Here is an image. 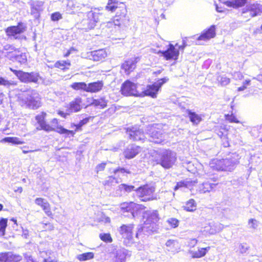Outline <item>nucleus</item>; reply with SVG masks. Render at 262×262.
Instances as JSON below:
<instances>
[{
    "label": "nucleus",
    "mask_w": 262,
    "mask_h": 262,
    "mask_svg": "<svg viewBox=\"0 0 262 262\" xmlns=\"http://www.w3.org/2000/svg\"><path fill=\"white\" fill-rule=\"evenodd\" d=\"M36 129L37 130L43 129L47 132H50L52 130H54V129L53 127L50 126L49 124H47L45 121L42 122V123L39 124V127H37Z\"/></svg>",
    "instance_id": "nucleus-46"
},
{
    "label": "nucleus",
    "mask_w": 262,
    "mask_h": 262,
    "mask_svg": "<svg viewBox=\"0 0 262 262\" xmlns=\"http://www.w3.org/2000/svg\"><path fill=\"white\" fill-rule=\"evenodd\" d=\"M159 156V158L156 160L157 163L166 169L172 167L176 160V154L171 150H163Z\"/></svg>",
    "instance_id": "nucleus-6"
},
{
    "label": "nucleus",
    "mask_w": 262,
    "mask_h": 262,
    "mask_svg": "<svg viewBox=\"0 0 262 262\" xmlns=\"http://www.w3.org/2000/svg\"><path fill=\"white\" fill-rule=\"evenodd\" d=\"M31 7V13L35 17L39 16L40 12L43 10V2L38 1H31L29 3Z\"/></svg>",
    "instance_id": "nucleus-20"
},
{
    "label": "nucleus",
    "mask_w": 262,
    "mask_h": 262,
    "mask_svg": "<svg viewBox=\"0 0 262 262\" xmlns=\"http://www.w3.org/2000/svg\"><path fill=\"white\" fill-rule=\"evenodd\" d=\"M248 12H250L251 17L260 15L262 13V5L258 3L248 4L242 9V13L245 14Z\"/></svg>",
    "instance_id": "nucleus-14"
},
{
    "label": "nucleus",
    "mask_w": 262,
    "mask_h": 262,
    "mask_svg": "<svg viewBox=\"0 0 262 262\" xmlns=\"http://www.w3.org/2000/svg\"><path fill=\"white\" fill-rule=\"evenodd\" d=\"M241 157L236 152L232 153L226 159H214L210 163V167L218 171H232L238 163Z\"/></svg>",
    "instance_id": "nucleus-1"
},
{
    "label": "nucleus",
    "mask_w": 262,
    "mask_h": 262,
    "mask_svg": "<svg viewBox=\"0 0 262 262\" xmlns=\"http://www.w3.org/2000/svg\"><path fill=\"white\" fill-rule=\"evenodd\" d=\"M118 172H120L121 173H124V172L129 173V171H128L126 169H125L124 168H118L114 170V172L115 173H117Z\"/></svg>",
    "instance_id": "nucleus-62"
},
{
    "label": "nucleus",
    "mask_w": 262,
    "mask_h": 262,
    "mask_svg": "<svg viewBox=\"0 0 262 262\" xmlns=\"http://www.w3.org/2000/svg\"><path fill=\"white\" fill-rule=\"evenodd\" d=\"M35 203L36 205L42 208L45 213L48 216H51L52 215V212L50 210V204L45 199L41 198H36L35 200Z\"/></svg>",
    "instance_id": "nucleus-24"
},
{
    "label": "nucleus",
    "mask_w": 262,
    "mask_h": 262,
    "mask_svg": "<svg viewBox=\"0 0 262 262\" xmlns=\"http://www.w3.org/2000/svg\"><path fill=\"white\" fill-rule=\"evenodd\" d=\"M7 219L2 218L0 220V233L2 236L5 234V230L7 226Z\"/></svg>",
    "instance_id": "nucleus-45"
},
{
    "label": "nucleus",
    "mask_w": 262,
    "mask_h": 262,
    "mask_svg": "<svg viewBox=\"0 0 262 262\" xmlns=\"http://www.w3.org/2000/svg\"><path fill=\"white\" fill-rule=\"evenodd\" d=\"M139 60L138 57L133 58L125 61L122 65V69L126 74H129L136 68V64Z\"/></svg>",
    "instance_id": "nucleus-21"
},
{
    "label": "nucleus",
    "mask_w": 262,
    "mask_h": 262,
    "mask_svg": "<svg viewBox=\"0 0 262 262\" xmlns=\"http://www.w3.org/2000/svg\"><path fill=\"white\" fill-rule=\"evenodd\" d=\"M205 231L210 234H214L217 232L222 231L224 226L220 223H214L213 222L209 223V227H205Z\"/></svg>",
    "instance_id": "nucleus-26"
},
{
    "label": "nucleus",
    "mask_w": 262,
    "mask_h": 262,
    "mask_svg": "<svg viewBox=\"0 0 262 262\" xmlns=\"http://www.w3.org/2000/svg\"><path fill=\"white\" fill-rule=\"evenodd\" d=\"M209 249V247L202 248L199 249L198 251L190 250L189 253L191 254L193 258H200L204 256Z\"/></svg>",
    "instance_id": "nucleus-34"
},
{
    "label": "nucleus",
    "mask_w": 262,
    "mask_h": 262,
    "mask_svg": "<svg viewBox=\"0 0 262 262\" xmlns=\"http://www.w3.org/2000/svg\"><path fill=\"white\" fill-rule=\"evenodd\" d=\"M10 60L17 61L21 64L25 63L27 60L26 54L20 53L19 51V53H14V54L12 57V59H10Z\"/></svg>",
    "instance_id": "nucleus-35"
},
{
    "label": "nucleus",
    "mask_w": 262,
    "mask_h": 262,
    "mask_svg": "<svg viewBox=\"0 0 262 262\" xmlns=\"http://www.w3.org/2000/svg\"><path fill=\"white\" fill-rule=\"evenodd\" d=\"M188 116L190 121L193 124H198L202 121V117L200 115L192 112L191 111H188Z\"/></svg>",
    "instance_id": "nucleus-37"
},
{
    "label": "nucleus",
    "mask_w": 262,
    "mask_h": 262,
    "mask_svg": "<svg viewBox=\"0 0 262 262\" xmlns=\"http://www.w3.org/2000/svg\"><path fill=\"white\" fill-rule=\"evenodd\" d=\"M166 250L172 252H178L180 248L179 244L177 240L169 239L165 243Z\"/></svg>",
    "instance_id": "nucleus-29"
},
{
    "label": "nucleus",
    "mask_w": 262,
    "mask_h": 262,
    "mask_svg": "<svg viewBox=\"0 0 262 262\" xmlns=\"http://www.w3.org/2000/svg\"><path fill=\"white\" fill-rule=\"evenodd\" d=\"M248 227L249 228L255 229L258 226V222L254 219H251L248 221Z\"/></svg>",
    "instance_id": "nucleus-49"
},
{
    "label": "nucleus",
    "mask_w": 262,
    "mask_h": 262,
    "mask_svg": "<svg viewBox=\"0 0 262 262\" xmlns=\"http://www.w3.org/2000/svg\"><path fill=\"white\" fill-rule=\"evenodd\" d=\"M168 80L167 78L159 79L157 82L151 85H148L142 88V91H139L141 94L139 96H148L152 98H156L157 94L162 85Z\"/></svg>",
    "instance_id": "nucleus-7"
},
{
    "label": "nucleus",
    "mask_w": 262,
    "mask_h": 262,
    "mask_svg": "<svg viewBox=\"0 0 262 262\" xmlns=\"http://www.w3.org/2000/svg\"><path fill=\"white\" fill-rule=\"evenodd\" d=\"M187 37L183 38V40H182V43H183L182 45H181V46H177V47H178V48H179V50H183L184 49V48L187 46H188V44L187 43Z\"/></svg>",
    "instance_id": "nucleus-59"
},
{
    "label": "nucleus",
    "mask_w": 262,
    "mask_h": 262,
    "mask_svg": "<svg viewBox=\"0 0 262 262\" xmlns=\"http://www.w3.org/2000/svg\"><path fill=\"white\" fill-rule=\"evenodd\" d=\"M16 84L13 81H10L7 79L0 77V85L9 86L11 85H15Z\"/></svg>",
    "instance_id": "nucleus-52"
},
{
    "label": "nucleus",
    "mask_w": 262,
    "mask_h": 262,
    "mask_svg": "<svg viewBox=\"0 0 262 262\" xmlns=\"http://www.w3.org/2000/svg\"><path fill=\"white\" fill-rule=\"evenodd\" d=\"M1 142L11 143L14 144H21L24 143L23 141H21L19 138L17 137H6L2 139Z\"/></svg>",
    "instance_id": "nucleus-43"
},
{
    "label": "nucleus",
    "mask_w": 262,
    "mask_h": 262,
    "mask_svg": "<svg viewBox=\"0 0 262 262\" xmlns=\"http://www.w3.org/2000/svg\"><path fill=\"white\" fill-rule=\"evenodd\" d=\"M81 103V98L79 97H76L70 103L68 111L69 113H76L80 111L82 108Z\"/></svg>",
    "instance_id": "nucleus-25"
},
{
    "label": "nucleus",
    "mask_w": 262,
    "mask_h": 262,
    "mask_svg": "<svg viewBox=\"0 0 262 262\" xmlns=\"http://www.w3.org/2000/svg\"><path fill=\"white\" fill-rule=\"evenodd\" d=\"M137 196L141 198L142 201H147L153 200V193L155 191L154 187L146 185L141 186L136 190Z\"/></svg>",
    "instance_id": "nucleus-9"
},
{
    "label": "nucleus",
    "mask_w": 262,
    "mask_h": 262,
    "mask_svg": "<svg viewBox=\"0 0 262 262\" xmlns=\"http://www.w3.org/2000/svg\"><path fill=\"white\" fill-rule=\"evenodd\" d=\"M51 124H52V126H53V127L57 126V128L56 129V132H57L58 133H60L61 134H67V135H72L73 136L74 134V132L73 130H68V129L63 128L61 126H57L58 120L56 118H54V119H53L52 120V121H51Z\"/></svg>",
    "instance_id": "nucleus-28"
},
{
    "label": "nucleus",
    "mask_w": 262,
    "mask_h": 262,
    "mask_svg": "<svg viewBox=\"0 0 262 262\" xmlns=\"http://www.w3.org/2000/svg\"><path fill=\"white\" fill-rule=\"evenodd\" d=\"M178 46V43H176L175 46L170 43L166 50L160 51L159 53H161L166 60H177L179 55V49H176L175 47H177Z\"/></svg>",
    "instance_id": "nucleus-13"
},
{
    "label": "nucleus",
    "mask_w": 262,
    "mask_h": 262,
    "mask_svg": "<svg viewBox=\"0 0 262 262\" xmlns=\"http://www.w3.org/2000/svg\"><path fill=\"white\" fill-rule=\"evenodd\" d=\"M94 256V255L93 252H86L78 255L76 258L79 261H85L93 258Z\"/></svg>",
    "instance_id": "nucleus-41"
},
{
    "label": "nucleus",
    "mask_w": 262,
    "mask_h": 262,
    "mask_svg": "<svg viewBox=\"0 0 262 262\" xmlns=\"http://www.w3.org/2000/svg\"><path fill=\"white\" fill-rule=\"evenodd\" d=\"M106 9L112 12L117 10L114 20L115 26L118 27L125 26L129 21V17L127 15V10L125 7L118 8L116 5L108 3L106 6Z\"/></svg>",
    "instance_id": "nucleus-4"
},
{
    "label": "nucleus",
    "mask_w": 262,
    "mask_h": 262,
    "mask_svg": "<svg viewBox=\"0 0 262 262\" xmlns=\"http://www.w3.org/2000/svg\"><path fill=\"white\" fill-rule=\"evenodd\" d=\"M120 189H123L127 192H129L134 190L135 187L132 185H127L125 184H121L119 186Z\"/></svg>",
    "instance_id": "nucleus-50"
},
{
    "label": "nucleus",
    "mask_w": 262,
    "mask_h": 262,
    "mask_svg": "<svg viewBox=\"0 0 262 262\" xmlns=\"http://www.w3.org/2000/svg\"><path fill=\"white\" fill-rule=\"evenodd\" d=\"M58 114L60 116L63 118H66L67 116L70 114V113L69 112V113H65L63 111H59Z\"/></svg>",
    "instance_id": "nucleus-64"
},
{
    "label": "nucleus",
    "mask_w": 262,
    "mask_h": 262,
    "mask_svg": "<svg viewBox=\"0 0 262 262\" xmlns=\"http://www.w3.org/2000/svg\"><path fill=\"white\" fill-rule=\"evenodd\" d=\"M26 26L22 23H18L16 26H13L8 27L6 30L7 35L13 37L14 39H18V35L26 30Z\"/></svg>",
    "instance_id": "nucleus-15"
},
{
    "label": "nucleus",
    "mask_w": 262,
    "mask_h": 262,
    "mask_svg": "<svg viewBox=\"0 0 262 262\" xmlns=\"http://www.w3.org/2000/svg\"><path fill=\"white\" fill-rule=\"evenodd\" d=\"M138 88L139 87L135 83L129 80H126L122 84L121 91L122 94L125 96H139L141 93H139Z\"/></svg>",
    "instance_id": "nucleus-11"
},
{
    "label": "nucleus",
    "mask_w": 262,
    "mask_h": 262,
    "mask_svg": "<svg viewBox=\"0 0 262 262\" xmlns=\"http://www.w3.org/2000/svg\"><path fill=\"white\" fill-rule=\"evenodd\" d=\"M126 133L129 138L133 141H143L146 138L143 131L137 127L127 128Z\"/></svg>",
    "instance_id": "nucleus-16"
},
{
    "label": "nucleus",
    "mask_w": 262,
    "mask_h": 262,
    "mask_svg": "<svg viewBox=\"0 0 262 262\" xmlns=\"http://www.w3.org/2000/svg\"><path fill=\"white\" fill-rule=\"evenodd\" d=\"M130 256L129 251L127 250L124 248L118 249L116 252L113 262H125L126 258Z\"/></svg>",
    "instance_id": "nucleus-22"
},
{
    "label": "nucleus",
    "mask_w": 262,
    "mask_h": 262,
    "mask_svg": "<svg viewBox=\"0 0 262 262\" xmlns=\"http://www.w3.org/2000/svg\"><path fill=\"white\" fill-rule=\"evenodd\" d=\"M89 120L88 118H84L81 120L77 125H76V129H78L81 128L83 125L86 124Z\"/></svg>",
    "instance_id": "nucleus-56"
},
{
    "label": "nucleus",
    "mask_w": 262,
    "mask_h": 262,
    "mask_svg": "<svg viewBox=\"0 0 262 262\" xmlns=\"http://www.w3.org/2000/svg\"><path fill=\"white\" fill-rule=\"evenodd\" d=\"M247 2V0H229L224 2V3L229 7L236 9L244 6Z\"/></svg>",
    "instance_id": "nucleus-30"
},
{
    "label": "nucleus",
    "mask_w": 262,
    "mask_h": 262,
    "mask_svg": "<svg viewBox=\"0 0 262 262\" xmlns=\"http://www.w3.org/2000/svg\"><path fill=\"white\" fill-rule=\"evenodd\" d=\"M216 184H211L209 182H204L199 187V191L201 193H205L211 191Z\"/></svg>",
    "instance_id": "nucleus-38"
},
{
    "label": "nucleus",
    "mask_w": 262,
    "mask_h": 262,
    "mask_svg": "<svg viewBox=\"0 0 262 262\" xmlns=\"http://www.w3.org/2000/svg\"><path fill=\"white\" fill-rule=\"evenodd\" d=\"M234 77L236 79H242L243 78L242 74L239 72H235L234 74Z\"/></svg>",
    "instance_id": "nucleus-61"
},
{
    "label": "nucleus",
    "mask_w": 262,
    "mask_h": 262,
    "mask_svg": "<svg viewBox=\"0 0 262 262\" xmlns=\"http://www.w3.org/2000/svg\"><path fill=\"white\" fill-rule=\"evenodd\" d=\"M217 80L222 85H226L230 82L229 78L225 76H220L217 77Z\"/></svg>",
    "instance_id": "nucleus-47"
},
{
    "label": "nucleus",
    "mask_w": 262,
    "mask_h": 262,
    "mask_svg": "<svg viewBox=\"0 0 262 262\" xmlns=\"http://www.w3.org/2000/svg\"><path fill=\"white\" fill-rule=\"evenodd\" d=\"M24 92L18 97L22 105H25L26 107L33 110L40 106V97L36 90L30 89L24 91Z\"/></svg>",
    "instance_id": "nucleus-2"
},
{
    "label": "nucleus",
    "mask_w": 262,
    "mask_h": 262,
    "mask_svg": "<svg viewBox=\"0 0 262 262\" xmlns=\"http://www.w3.org/2000/svg\"><path fill=\"white\" fill-rule=\"evenodd\" d=\"M117 183H118L117 180L113 177H108L107 179L103 182V184L106 187V188L107 187L114 186Z\"/></svg>",
    "instance_id": "nucleus-42"
},
{
    "label": "nucleus",
    "mask_w": 262,
    "mask_h": 262,
    "mask_svg": "<svg viewBox=\"0 0 262 262\" xmlns=\"http://www.w3.org/2000/svg\"><path fill=\"white\" fill-rule=\"evenodd\" d=\"M71 88L76 91H83L87 92V84L84 82H74Z\"/></svg>",
    "instance_id": "nucleus-39"
},
{
    "label": "nucleus",
    "mask_w": 262,
    "mask_h": 262,
    "mask_svg": "<svg viewBox=\"0 0 262 262\" xmlns=\"http://www.w3.org/2000/svg\"><path fill=\"white\" fill-rule=\"evenodd\" d=\"M10 70L22 82L38 83L39 79H41V77L37 72H25L20 70H13L11 68H10Z\"/></svg>",
    "instance_id": "nucleus-5"
},
{
    "label": "nucleus",
    "mask_w": 262,
    "mask_h": 262,
    "mask_svg": "<svg viewBox=\"0 0 262 262\" xmlns=\"http://www.w3.org/2000/svg\"><path fill=\"white\" fill-rule=\"evenodd\" d=\"M67 6L72 10V13H75L76 11H77L80 7L79 6H76V4H74L73 2H69Z\"/></svg>",
    "instance_id": "nucleus-55"
},
{
    "label": "nucleus",
    "mask_w": 262,
    "mask_h": 262,
    "mask_svg": "<svg viewBox=\"0 0 262 262\" xmlns=\"http://www.w3.org/2000/svg\"><path fill=\"white\" fill-rule=\"evenodd\" d=\"M182 207L186 211L193 212L196 209V203L193 199H191L187 201Z\"/></svg>",
    "instance_id": "nucleus-33"
},
{
    "label": "nucleus",
    "mask_w": 262,
    "mask_h": 262,
    "mask_svg": "<svg viewBox=\"0 0 262 262\" xmlns=\"http://www.w3.org/2000/svg\"><path fill=\"white\" fill-rule=\"evenodd\" d=\"M133 228L134 225L129 224L128 225H123L119 229V233L121 235L122 238L124 239V243L126 245H129L133 243Z\"/></svg>",
    "instance_id": "nucleus-10"
},
{
    "label": "nucleus",
    "mask_w": 262,
    "mask_h": 262,
    "mask_svg": "<svg viewBox=\"0 0 262 262\" xmlns=\"http://www.w3.org/2000/svg\"><path fill=\"white\" fill-rule=\"evenodd\" d=\"M107 103V101L104 98H101L98 99H94L91 105H94L98 108L102 109L106 107Z\"/></svg>",
    "instance_id": "nucleus-36"
},
{
    "label": "nucleus",
    "mask_w": 262,
    "mask_h": 262,
    "mask_svg": "<svg viewBox=\"0 0 262 262\" xmlns=\"http://www.w3.org/2000/svg\"><path fill=\"white\" fill-rule=\"evenodd\" d=\"M197 240L195 238L191 239L189 242V245L192 247H194L197 243Z\"/></svg>",
    "instance_id": "nucleus-63"
},
{
    "label": "nucleus",
    "mask_w": 262,
    "mask_h": 262,
    "mask_svg": "<svg viewBox=\"0 0 262 262\" xmlns=\"http://www.w3.org/2000/svg\"><path fill=\"white\" fill-rule=\"evenodd\" d=\"M46 115V113L42 112L40 114H39L35 117V119L39 124L45 121Z\"/></svg>",
    "instance_id": "nucleus-54"
},
{
    "label": "nucleus",
    "mask_w": 262,
    "mask_h": 262,
    "mask_svg": "<svg viewBox=\"0 0 262 262\" xmlns=\"http://www.w3.org/2000/svg\"><path fill=\"white\" fill-rule=\"evenodd\" d=\"M22 259L21 256L11 252L0 253V262H18Z\"/></svg>",
    "instance_id": "nucleus-18"
},
{
    "label": "nucleus",
    "mask_w": 262,
    "mask_h": 262,
    "mask_svg": "<svg viewBox=\"0 0 262 262\" xmlns=\"http://www.w3.org/2000/svg\"><path fill=\"white\" fill-rule=\"evenodd\" d=\"M103 83L101 81L91 82L87 84V92L97 93L101 90Z\"/></svg>",
    "instance_id": "nucleus-27"
},
{
    "label": "nucleus",
    "mask_w": 262,
    "mask_h": 262,
    "mask_svg": "<svg viewBox=\"0 0 262 262\" xmlns=\"http://www.w3.org/2000/svg\"><path fill=\"white\" fill-rule=\"evenodd\" d=\"M100 14L93 11H89L87 13V19H83L82 24L83 26V29L85 30H90L93 29L96 26V23L99 20Z\"/></svg>",
    "instance_id": "nucleus-12"
},
{
    "label": "nucleus",
    "mask_w": 262,
    "mask_h": 262,
    "mask_svg": "<svg viewBox=\"0 0 262 262\" xmlns=\"http://www.w3.org/2000/svg\"><path fill=\"white\" fill-rule=\"evenodd\" d=\"M71 65L69 61H59L55 63V67L56 68H59L62 70L69 69V67Z\"/></svg>",
    "instance_id": "nucleus-44"
},
{
    "label": "nucleus",
    "mask_w": 262,
    "mask_h": 262,
    "mask_svg": "<svg viewBox=\"0 0 262 262\" xmlns=\"http://www.w3.org/2000/svg\"><path fill=\"white\" fill-rule=\"evenodd\" d=\"M61 18V15L59 12H55L51 15V19L53 21H57Z\"/></svg>",
    "instance_id": "nucleus-57"
},
{
    "label": "nucleus",
    "mask_w": 262,
    "mask_h": 262,
    "mask_svg": "<svg viewBox=\"0 0 262 262\" xmlns=\"http://www.w3.org/2000/svg\"><path fill=\"white\" fill-rule=\"evenodd\" d=\"M226 120L231 123H239L236 117L233 114L225 115Z\"/></svg>",
    "instance_id": "nucleus-51"
},
{
    "label": "nucleus",
    "mask_w": 262,
    "mask_h": 262,
    "mask_svg": "<svg viewBox=\"0 0 262 262\" xmlns=\"http://www.w3.org/2000/svg\"><path fill=\"white\" fill-rule=\"evenodd\" d=\"M141 151V147L135 144L128 145L124 150L123 154L125 158L132 159Z\"/></svg>",
    "instance_id": "nucleus-19"
},
{
    "label": "nucleus",
    "mask_w": 262,
    "mask_h": 262,
    "mask_svg": "<svg viewBox=\"0 0 262 262\" xmlns=\"http://www.w3.org/2000/svg\"><path fill=\"white\" fill-rule=\"evenodd\" d=\"M215 35V26H211L208 30L204 31L200 36L197 38L198 40H207L213 38Z\"/></svg>",
    "instance_id": "nucleus-23"
},
{
    "label": "nucleus",
    "mask_w": 262,
    "mask_h": 262,
    "mask_svg": "<svg viewBox=\"0 0 262 262\" xmlns=\"http://www.w3.org/2000/svg\"><path fill=\"white\" fill-rule=\"evenodd\" d=\"M120 207L122 212H130L133 217L135 216V209H143L144 208V206L137 204L133 202L121 203Z\"/></svg>",
    "instance_id": "nucleus-17"
},
{
    "label": "nucleus",
    "mask_w": 262,
    "mask_h": 262,
    "mask_svg": "<svg viewBox=\"0 0 262 262\" xmlns=\"http://www.w3.org/2000/svg\"><path fill=\"white\" fill-rule=\"evenodd\" d=\"M146 134L149 136L150 142L157 144L162 143L166 136L161 129L157 128L154 125L147 127Z\"/></svg>",
    "instance_id": "nucleus-8"
},
{
    "label": "nucleus",
    "mask_w": 262,
    "mask_h": 262,
    "mask_svg": "<svg viewBox=\"0 0 262 262\" xmlns=\"http://www.w3.org/2000/svg\"><path fill=\"white\" fill-rule=\"evenodd\" d=\"M100 239L106 243H111L112 242V238L109 233H101L99 235Z\"/></svg>",
    "instance_id": "nucleus-48"
},
{
    "label": "nucleus",
    "mask_w": 262,
    "mask_h": 262,
    "mask_svg": "<svg viewBox=\"0 0 262 262\" xmlns=\"http://www.w3.org/2000/svg\"><path fill=\"white\" fill-rule=\"evenodd\" d=\"M167 222L172 228H176L179 225V221L175 218H170L167 221Z\"/></svg>",
    "instance_id": "nucleus-53"
},
{
    "label": "nucleus",
    "mask_w": 262,
    "mask_h": 262,
    "mask_svg": "<svg viewBox=\"0 0 262 262\" xmlns=\"http://www.w3.org/2000/svg\"><path fill=\"white\" fill-rule=\"evenodd\" d=\"M92 56L94 60L100 61L104 59L107 54L104 50L101 49L92 52Z\"/></svg>",
    "instance_id": "nucleus-32"
},
{
    "label": "nucleus",
    "mask_w": 262,
    "mask_h": 262,
    "mask_svg": "<svg viewBox=\"0 0 262 262\" xmlns=\"http://www.w3.org/2000/svg\"><path fill=\"white\" fill-rule=\"evenodd\" d=\"M105 165L106 163H102L98 164L96 168L97 173H98L100 171L103 170L105 167Z\"/></svg>",
    "instance_id": "nucleus-58"
},
{
    "label": "nucleus",
    "mask_w": 262,
    "mask_h": 262,
    "mask_svg": "<svg viewBox=\"0 0 262 262\" xmlns=\"http://www.w3.org/2000/svg\"><path fill=\"white\" fill-rule=\"evenodd\" d=\"M4 50L6 51L5 52V56L9 59H12V57L14 54V53H19V50L17 49L9 44L4 46Z\"/></svg>",
    "instance_id": "nucleus-31"
},
{
    "label": "nucleus",
    "mask_w": 262,
    "mask_h": 262,
    "mask_svg": "<svg viewBox=\"0 0 262 262\" xmlns=\"http://www.w3.org/2000/svg\"><path fill=\"white\" fill-rule=\"evenodd\" d=\"M248 250V247L243 244H241L239 246V250L241 253H246Z\"/></svg>",
    "instance_id": "nucleus-60"
},
{
    "label": "nucleus",
    "mask_w": 262,
    "mask_h": 262,
    "mask_svg": "<svg viewBox=\"0 0 262 262\" xmlns=\"http://www.w3.org/2000/svg\"><path fill=\"white\" fill-rule=\"evenodd\" d=\"M195 182L189 181H183L178 182L177 185L174 186V190L176 191L178 189L182 188H189L192 183H195Z\"/></svg>",
    "instance_id": "nucleus-40"
},
{
    "label": "nucleus",
    "mask_w": 262,
    "mask_h": 262,
    "mask_svg": "<svg viewBox=\"0 0 262 262\" xmlns=\"http://www.w3.org/2000/svg\"><path fill=\"white\" fill-rule=\"evenodd\" d=\"M146 217L144 224L141 228L139 229V232L141 230L144 234H150L156 232L158 227L157 223L159 221V214L157 210L146 211L144 215Z\"/></svg>",
    "instance_id": "nucleus-3"
}]
</instances>
